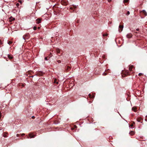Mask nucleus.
<instances>
[{
  "instance_id": "obj_1",
  "label": "nucleus",
  "mask_w": 147,
  "mask_h": 147,
  "mask_svg": "<svg viewBox=\"0 0 147 147\" xmlns=\"http://www.w3.org/2000/svg\"><path fill=\"white\" fill-rule=\"evenodd\" d=\"M41 20L40 18H38L36 20V23L38 24L40 23L41 22Z\"/></svg>"
},
{
  "instance_id": "obj_2",
  "label": "nucleus",
  "mask_w": 147,
  "mask_h": 147,
  "mask_svg": "<svg viewBox=\"0 0 147 147\" xmlns=\"http://www.w3.org/2000/svg\"><path fill=\"white\" fill-rule=\"evenodd\" d=\"M29 136L30 138H34L35 136V135L32 133H30L29 134Z\"/></svg>"
},
{
  "instance_id": "obj_3",
  "label": "nucleus",
  "mask_w": 147,
  "mask_h": 147,
  "mask_svg": "<svg viewBox=\"0 0 147 147\" xmlns=\"http://www.w3.org/2000/svg\"><path fill=\"white\" fill-rule=\"evenodd\" d=\"M134 68V67L133 65L129 66V70L130 71H131L132 69Z\"/></svg>"
},
{
  "instance_id": "obj_4",
  "label": "nucleus",
  "mask_w": 147,
  "mask_h": 147,
  "mask_svg": "<svg viewBox=\"0 0 147 147\" xmlns=\"http://www.w3.org/2000/svg\"><path fill=\"white\" fill-rule=\"evenodd\" d=\"M124 74L125 75H128V71H123V72Z\"/></svg>"
},
{
  "instance_id": "obj_5",
  "label": "nucleus",
  "mask_w": 147,
  "mask_h": 147,
  "mask_svg": "<svg viewBox=\"0 0 147 147\" xmlns=\"http://www.w3.org/2000/svg\"><path fill=\"white\" fill-rule=\"evenodd\" d=\"M123 27V26L122 25H119V28L120 29V30H120L121 31H122Z\"/></svg>"
},
{
  "instance_id": "obj_6",
  "label": "nucleus",
  "mask_w": 147,
  "mask_h": 147,
  "mask_svg": "<svg viewBox=\"0 0 147 147\" xmlns=\"http://www.w3.org/2000/svg\"><path fill=\"white\" fill-rule=\"evenodd\" d=\"M142 12H143V13L145 16H146L147 15V13L146 11L144 10H143L142 11Z\"/></svg>"
},
{
  "instance_id": "obj_7",
  "label": "nucleus",
  "mask_w": 147,
  "mask_h": 147,
  "mask_svg": "<svg viewBox=\"0 0 147 147\" xmlns=\"http://www.w3.org/2000/svg\"><path fill=\"white\" fill-rule=\"evenodd\" d=\"M57 80L56 79H54V83L55 84H59V82L58 81H57Z\"/></svg>"
},
{
  "instance_id": "obj_8",
  "label": "nucleus",
  "mask_w": 147,
  "mask_h": 147,
  "mask_svg": "<svg viewBox=\"0 0 147 147\" xmlns=\"http://www.w3.org/2000/svg\"><path fill=\"white\" fill-rule=\"evenodd\" d=\"M8 57L10 59H13V57L11 55H8Z\"/></svg>"
},
{
  "instance_id": "obj_9",
  "label": "nucleus",
  "mask_w": 147,
  "mask_h": 147,
  "mask_svg": "<svg viewBox=\"0 0 147 147\" xmlns=\"http://www.w3.org/2000/svg\"><path fill=\"white\" fill-rule=\"evenodd\" d=\"M7 134L5 133H4L3 135V136L4 137H6L7 136Z\"/></svg>"
},
{
  "instance_id": "obj_10",
  "label": "nucleus",
  "mask_w": 147,
  "mask_h": 147,
  "mask_svg": "<svg viewBox=\"0 0 147 147\" xmlns=\"http://www.w3.org/2000/svg\"><path fill=\"white\" fill-rule=\"evenodd\" d=\"M130 134L131 135H133L134 134V131H131L130 132Z\"/></svg>"
},
{
  "instance_id": "obj_11",
  "label": "nucleus",
  "mask_w": 147,
  "mask_h": 147,
  "mask_svg": "<svg viewBox=\"0 0 147 147\" xmlns=\"http://www.w3.org/2000/svg\"><path fill=\"white\" fill-rule=\"evenodd\" d=\"M89 96L90 98H93L94 97V96H92L90 94H89Z\"/></svg>"
},
{
  "instance_id": "obj_12",
  "label": "nucleus",
  "mask_w": 147,
  "mask_h": 147,
  "mask_svg": "<svg viewBox=\"0 0 147 147\" xmlns=\"http://www.w3.org/2000/svg\"><path fill=\"white\" fill-rule=\"evenodd\" d=\"M8 43L9 45H11L12 43V41H9L8 42Z\"/></svg>"
},
{
  "instance_id": "obj_13",
  "label": "nucleus",
  "mask_w": 147,
  "mask_h": 147,
  "mask_svg": "<svg viewBox=\"0 0 147 147\" xmlns=\"http://www.w3.org/2000/svg\"><path fill=\"white\" fill-rule=\"evenodd\" d=\"M132 109L134 111L136 112V108H133Z\"/></svg>"
},
{
  "instance_id": "obj_14",
  "label": "nucleus",
  "mask_w": 147,
  "mask_h": 147,
  "mask_svg": "<svg viewBox=\"0 0 147 147\" xmlns=\"http://www.w3.org/2000/svg\"><path fill=\"white\" fill-rule=\"evenodd\" d=\"M129 0H124V3H127L128 1Z\"/></svg>"
},
{
  "instance_id": "obj_15",
  "label": "nucleus",
  "mask_w": 147,
  "mask_h": 147,
  "mask_svg": "<svg viewBox=\"0 0 147 147\" xmlns=\"http://www.w3.org/2000/svg\"><path fill=\"white\" fill-rule=\"evenodd\" d=\"M57 52L58 53H59L60 52V50H59V49H57Z\"/></svg>"
},
{
  "instance_id": "obj_16",
  "label": "nucleus",
  "mask_w": 147,
  "mask_h": 147,
  "mask_svg": "<svg viewBox=\"0 0 147 147\" xmlns=\"http://www.w3.org/2000/svg\"><path fill=\"white\" fill-rule=\"evenodd\" d=\"M33 29L34 30H36V26H34L33 27Z\"/></svg>"
},
{
  "instance_id": "obj_17",
  "label": "nucleus",
  "mask_w": 147,
  "mask_h": 147,
  "mask_svg": "<svg viewBox=\"0 0 147 147\" xmlns=\"http://www.w3.org/2000/svg\"><path fill=\"white\" fill-rule=\"evenodd\" d=\"M108 35V34H103V36H107Z\"/></svg>"
},
{
  "instance_id": "obj_18",
  "label": "nucleus",
  "mask_w": 147,
  "mask_h": 147,
  "mask_svg": "<svg viewBox=\"0 0 147 147\" xmlns=\"http://www.w3.org/2000/svg\"><path fill=\"white\" fill-rule=\"evenodd\" d=\"M141 119H142L141 118H138V121L139 122H140V120Z\"/></svg>"
},
{
  "instance_id": "obj_19",
  "label": "nucleus",
  "mask_w": 147,
  "mask_h": 147,
  "mask_svg": "<svg viewBox=\"0 0 147 147\" xmlns=\"http://www.w3.org/2000/svg\"><path fill=\"white\" fill-rule=\"evenodd\" d=\"M142 74V73H139L138 74V75H139V76H141Z\"/></svg>"
},
{
  "instance_id": "obj_20",
  "label": "nucleus",
  "mask_w": 147,
  "mask_h": 147,
  "mask_svg": "<svg viewBox=\"0 0 147 147\" xmlns=\"http://www.w3.org/2000/svg\"><path fill=\"white\" fill-rule=\"evenodd\" d=\"M16 5L17 6V7H18V6L19 5V3H17L16 4Z\"/></svg>"
},
{
  "instance_id": "obj_21",
  "label": "nucleus",
  "mask_w": 147,
  "mask_h": 147,
  "mask_svg": "<svg viewBox=\"0 0 147 147\" xmlns=\"http://www.w3.org/2000/svg\"><path fill=\"white\" fill-rule=\"evenodd\" d=\"M130 13L129 12V11H128L127 13V15H129Z\"/></svg>"
},
{
  "instance_id": "obj_22",
  "label": "nucleus",
  "mask_w": 147,
  "mask_h": 147,
  "mask_svg": "<svg viewBox=\"0 0 147 147\" xmlns=\"http://www.w3.org/2000/svg\"><path fill=\"white\" fill-rule=\"evenodd\" d=\"M45 59L46 60H48L47 58V57H45Z\"/></svg>"
},
{
  "instance_id": "obj_23",
  "label": "nucleus",
  "mask_w": 147,
  "mask_h": 147,
  "mask_svg": "<svg viewBox=\"0 0 147 147\" xmlns=\"http://www.w3.org/2000/svg\"><path fill=\"white\" fill-rule=\"evenodd\" d=\"M19 2L20 3L22 4V2L21 1H19Z\"/></svg>"
},
{
  "instance_id": "obj_24",
  "label": "nucleus",
  "mask_w": 147,
  "mask_h": 147,
  "mask_svg": "<svg viewBox=\"0 0 147 147\" xmlns=\"http://www.w3.org/2000/svg\"><path fill=\"white\" fill-rule=\"evenodd\" d=\"M15 20V18H13L12 19H11V21L12 20Z\"/></svg>"
},
{
  "instance_id": "obj_25",
  "label": "nucleus",
  "mask_w": 147,
  "mask_h": 147,
  "mask_svg": "<svg viewBox=\"0 0 147 147\" xmlns=\"http://www.w3.org/2000/svg\"><path fill=\"white\" fill-rule=\"evenodd\" d=\"M2 43L1 41L0 40V45Z\"/></svg>"
},
{
  "instance_id": "obj_26",
  "label": "nucleus",
  "mask_w": 147,
  "mask_h": 147,
  "mask_svg": "<svg viewBox=\"0 0 147 147\" xmlns=\"http://www.w3.org/2000/svg\"><path fill=\"white\" fill-rule=\"evenodd\" d=\"M32 118H33V119H34V118H35V117L34 116H33L32 117Z\"/></svg>"
},
{
  "instance_id": "obj_27",
  "label": "nucleus",
  "mask_w": 147,
  "mask_h": 147,
  "mask_svg": "<svg viewBox=\"0 0 147 147\" xmlns=\"http://www.w3.org/2000/svg\"><path fill=\"white\" fill-rule=\"evenodd\" d=\"M111 1V0H108V1L109 2H110Z\"/></svg>"
},
{
  "instance_id": "obj_28",
  "label": "nucleus",
  "mask_w": 147,
  "mask_h": 147,
  "mask_svg": "<svg viewBox=\"0 0 147 147\" xmlns=\"http://www.w3.org/2000/svg\"><path fill=\"white\" fill-rule=\"evenodd\" d=\"M130 126H131V127H132V126H133V124H131V125H130Z\"/></svg>"
},
{
  "instance_id": "obj_29",
  "label": "nucleus",
  "mask_w": 147,
  "mask_h": 147,
  "mask_svg": "<svg viewBox=\"0 0 147 147\" xmlns=\"http://www.w3.org/2000/svg\"><path fill=\"white\" fill-rule=\"evenodd\" d=\"M136 30L137 31H138L139 30V29L138 28Z\"/></svg>"
},
{
  "instance_id": "obj_30",
  "label": "nucleus",
  "mask_w": 147,
  "mask_h": 147,
  "mask_svg": "<svg viewBox=\"0 0 147 147\" xmlns=\"http://www.w3.org/2000/svg\"><path fill=\"white\" fill-rule=\"evenodd\" d=\"M58 62L59 63H60V61H59H59H58Z\"/></svg>"
},
{
  "instance_id": "obj_31",
  "label": "nucleus",
  "mask_w": 147,
  "mask_h": 147,
  "mask_svg": "<svg viewBox=\"0 0 147 147\" xmlns=\"http://www.w3.org/2000/svg\"><path fill=\"white\" fill-rule=\"evenodd\" d=\"M17 136H18V134H17Z\"/></svg>"
}]
</instances>
